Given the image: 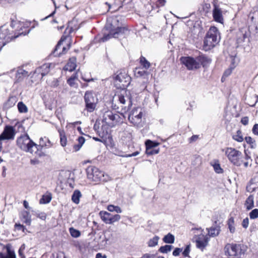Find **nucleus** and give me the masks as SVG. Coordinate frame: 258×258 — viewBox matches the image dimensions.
<instances>
[{"mask_svg": "<svg viewBox=\"0 0 258 258\" xmlns=\"http://www.w3.org/2000/svg\"><path fill=\"white\" fill-rule=\"evenodd\" d=\"M181 62L187 69L193 70L199 69L201 66L208 67L211 62V59L205 55H199L196 58L191 57H182L180 58Z\"/></svg>", "mask_w": 258, "mask_h": 258, "instance_id": "obj_1", "label": "nucleus"}, {"mask_svg": "<svg viewBox=\"0 0 258 258\" xmlns=\"http://www.w3.org/2000/svg\"><path fill=\"white\" fill-rule=\"evenodd\" d=\"M128 120L134 126L141 127L145 122V113L143 108L140 107H134L130 112Z\"/></svg>", "mask_w": 258, "mask_h": 258, "instance_id": "obj_2", "label": "nucleus"}, {"mask_svg": "<svg viewBox=\"0 0 258 258\" xmlns=\"http://www.w3.org/2000/svg\"><path fill=\"white\" fill-rule=\"evenodd\" d=\"M220 40L219 34L217 28L211 27L205 38L203 48L205 51H208L213 48L219 42Z\"/></svg>", "mask_w": 258, "mask_h": 258, "instance_id": "obj_3", "label": "nucleus"}, {"mask_svg": "<svg viewBox=\"0 0 258 258\" xmlns=\"http://www.w3.org/2000/svg\"><path fill=\"white\" fill-rule=\"evenodd\" d=\"M250 36V32L247 27H244L240 28L236 32L235 40L236 47H242L245 48L249 44Z\"/></svg>", "mask_w": 258, "mask_h": 258, "instance_id": "obj_4", "label": "nucleus"}, {"mask_svg": "<svg viewBox=\"0 0 258 258\" xmlns=\"http://www.w3.org/2000/svg\"><path fill=\"white\" fill-rule=\"evenodd\" d=\"M87 178L91 181L98 182L105 181L107 180V175L106 177L103 171L94 166H90L86 169Z\"/></svg>", "mask_w": 258, "mask_h": 258, "instance_id": "obj_5", "label": "nucleus"}, {"mask_svg": "<svg viewBox=\"0 0 258 258\" xmlns=\"http://www.w3.org/2000/svg\"><path fill=\"white\" fill-rule=\"evenodd\" d=\"M17 145L22 150L32 153L33 148H37V145L29 138L27 134L21 135L17 139Z\"/></svg>", "mask_w": 258, "mask_h": 258, "instance_id": "obj_6", "label": "nucleus"}, {"mask_svg": "<svg viewBox=\"0 0 258 258\" xmlns=\"http://www.w3.org/2000/svg\"><path fill=\"white\" fill-rule=\"evenodd\" d=\"M225 153L229 161L234 165L236 166L242 165L241 161L242 153L240 151L235 148L228 147L225 149Z\"/></svg>", "mask_w": 258, "mask_h": 258, "instance_id": "obj_7", "label": "nucleus"}, {"mask_svg": "<svg viewBox=\"0 0 258 258\" xmlns=\"http://www.w3.org/2000/svg\"><path fill=\"white\" fill-rule=\"evenodd\" d=\"M130 92L127 90L123 91L122 92L115 95V97L120 104V107L123 112H127L132 105V102L130 96Z\"/></svg>", "mask_w": 258, "mask_h": 258, "instance_id": "obj_8", "label": "nucleus"}, {"mask_svg": "<svg viewBox=\"0 0 258 258\" xmlns=\"http://www.w3.org/2000/svg\"><path fill=\"white\" fill-rule=\"evenodd\" d=\"M244 245L237 244H227L226 245L224 250L225 253L229 256H237L244 254L245 249Z\"/></svg>", "mask_w": 258, "mask_h": 258, "instance_id": "obj_9", "label": "nucleus"}, {"mask_svg": "<svg viewBox=\"0 0 258 258\" xmlns=\"http://www.w3.org/2000/svg\"><path fill=\"white\" fill-rule=\"evenodd\" d=\"M86 108L88 112H92L96 108L98 103V98L92 92L87 91L84 96Z\"/></svg>", "mask_w": 258, "mask_h": 258, "instance_id": "obj_10", "label": "nucleus"}, {"mask_svg": "<svg viewBox=\"0 0 258 258\" xmlns=\"http://www.w3.org/2000/svg\"><path fill=\"white\" fill-rule=\"evenodd\" d=\"M116 85L119 88L124 89L131 82V77L125 71L120 72L115 78Z\"/></svg>", "mask_w": 258, "mask_h": 258, "instance_id": "obj_11", "label": "nucleus"}, {"mask_svg": "<svg viewBox=\"0 0 258 258\" xmlns=\"http://www.w3.org/2000/svg\"><path fill=\"white\" fill-rule=\"evenodd\" d=\"M103 120L109 125L113 126L117 123L122 121L119 114L113 113L111 111H106L103 116Z\"/></svg>", "mask_w": 258, "mask_h": 258, "instance_id": "obj_12", "label": "nucleus"}, {"mask_svg": "<svg viewBox=\"0 0 258 258\" xmlns=\"http://www.w3.org/2000/svg\"><path fill=\"white\" fill-rule=\"evenodd\" d=\"M99 215L102 220L107 224H112L114 222L118 221L120 219L119 215H112L106 211H100Z\"/></svg>", "mask_w": 258, "mask_h": 258, "instance_id": "obj_13", "label": "nucleus"}, {"mask_svg": "<svg viewBox=\"0 0 258 258\" xmlns=\"http://www.w3.org/2000/svg\"><path fill=\"white\" fill-rule=\"evenodd\" d=\"M22 34H23V32H18L17 33H15L13 35L12 33L10 32L8 29L4 27L0 28V39H6L5 42L6 43L11 41L13 39L17 38L19 35Z\"/></svg>", "mask_w": 258, "mask_h": 258, "instance_id": "obj_14", "label": "nucleus"}, {"mask_svg": "<svg viewBox=\"0 0 258 258\" xmlns=\"http://www.w3.org/2000/svg\"><path fill=\"white\" fill-rule=\"evenodd\" d=\"M127 29L125 27H118L115 29H112L109 34L104 35L101 38V40L103 42H105L112 37L118 38Z\"/></svg>", "mask_w": 258, "mask_h": 258, "instance_id": "obj_15", "label": "nucleus"}, {"mask_svg": "<svg viewBox=\"0 0 258 258\" xmlns=\"http://www.w3.org/2000/svg\"><path fill=\"white\" fill-rule=\"evenodd\" d=\"M15 136V132L14 127L10 125H7L0 135V141L6 140H13Z\"/></svg>", "mask_w": 258, "mask_h": 258, "instance_id": "obj_16", "label": "nucleus"}, {"mask_svg": "<svg viewBox=\"0 0 258 258\" xmlns=\"http://www.w3.org/2000/svg\"><path fill=\"white\" fill-rule=\"evenodd\" d=\"M135 75L137 77H141L145 79L143 83V89L145 90L147 87V84L149 83V77L150 73L143 69L137 68L135 71Z\"/></svg>", "mask_w": 258, "mask_h": 258, "instance_id": "obj_17", "label": "nucleus"}, {"mask_svg": "<svg viewBox=\"0 0 258 258\" xmlns=\"http://www.w3.org/2000/svg\"><path fill=\"white\" fill-rule=\"evenodd\" d=\"M196 242L197 247L203 249L208 244L209 236L204 235L202 233L195 236Z\"/></svg>", "mask_w": 258, "mask_h": 258, "instance_id": "obj_18", "label": "nucleus"}, {"mask_svg": "<svg viewBox=\"0 0 258 258\" xmlns=\"http://www.w3.org/2000/svg\"><path fill=\"white\" fill-rule=\"evenodd\" d=\"M67 36L63 35L60 40L58 41L53 51L52 52L54 56H58L61 54L65 53L67 48L64 46H62V42L67 39Z\"/></svg>", "mask_w": 258, "mask_h": 258, "instance_id": "obj_19", "label": "nucleus"}, {"mask_svg": "<svg viewBox=\"0 0 258 258\" xmlns=\"http://www.w3.org/2000/svg\"><path fill=\"white\" fill-rule=\"evenodd\" d=\"M213 17L214 20L218 23L223 24L224 22L223 12L221 8L216 4L214 5L213 10Z\"/></svg>", "mask_w": 258, "mask_h": 258, "instance_id": "obj_20", "label": "nucleus"}, {"mask_svg": "<svg viewBox=\"0 0 258 258\" xmlns=\"http://www.w3.org/2000/svg\"><path fill=\"white\" fill-rule=\"evenodd\" d=\"M5 248L6 249L7 253L0 252V258H16L15 252L10 244L6 245Z\"/></svg>", "mask_w": 258, "mask_h": 258, "instance_id": "obj_21", "label": "nucleus"}, {"mask_svg": "<svg viewBox=\"0 0 258 258\" xmlns=\"http://www.w3.org/2000/svg\"><path fill=\"white\" fill-rule=\"evenodd\" d=\"M241 161L242 162V165H243L244 168L251 167L252 165V160L251 158L249 152H248L246 150H244V157H243L241 155Z\"/></svg>", "mask_w": 258, "mask_h": 258, "instance_id": "obj_22", "label": "nucleus"}, {"mask_svg": "<svg viewBox=\"0 0 258 258\" xmlns=\"http://www.w3.org/2000/svg\"><path fill=\"white\" fill-rule=\"evenodd\" d=\"M76 57H72L70 58L69 61L64 66V70L66 71L72 72L76 69Z\"/></svg>", "mask_w": 258, "mask_h": 258, "instance_id": "obj_23", "label": "nucleus"}, {"mask_svg": "<svg viewBox=\"0 0 258 258\" xmlns=\"http://www.w3.org/2000/svg\"><path fill=\"white\" fill-rule=\"evenodd\" d=\"M249 18L254 24L256 32L258 33V11L251 12L249 13Z\"/></svg>", "mask_w": 258, "mask_h": 258, "instance_id": "obj_24", "label": "nucleus"}, {"mask_svg": "<svg viewBox=\"0 0 258 258\" xmlns=\"http://www.w3.org/2000/svg\"><path fill=\"white\" fill-rule=\"evenodd\" d=\"M208 231V236L215 237L219 235L220 231V227L218 226L211 227L207 229Z\"/></svg>", "mask_w": 258, "mask_h": 258, "instance_id": "obj_25", "label": "nucleus"}, {"mask_svg": "<svg viewBox=\"0 0 258 258\" xmlns=\"http://www.w3.org/2000/svg\"><path fill=\"white\" fill-rule=\"evenodd\" d=\"M211 165L213 166L216 173L220 174L223 172V169L221 168L218 160H214L212 161L211 162Z\"/></svg>", "mask_w": 258, "mask_h": 258, "instance_id": "obj_26", "label": "nucleus"}, {"mask_svg": "<svg viewBox=\"0 0 258 258\" xmlns=\"http://www.w3.org/2000/svg\"><path fill=\"white\" fill-rule=\"evenodd\" d=\"M11 27L12 29H14L15 31H20L22 30L23 27H24V24L20 21L12 20Z\"/></svg>", "mask_w": 258, "mask_h": 258, "instance_id": "obj_27", "label": "nucleus"}, {"mask_svg": "<svg viewBox=\"0 0 258 258\" xmlns=\"http://www.w3.org/2000/svg\"><path fill=\"white\" fill-rule=\"evenodd\" d=\"M17 101L18 99L16 96H11L9 97L7 101L5 103L4 106L6 108H10L14 106Z\"/></svg>", "mask_w": 258, "mask_h": 258, "instance_id": "obj_28", "label": "nucleus"}, {"mask_svg": "<svg viewBox=\"0 0 258 258\" xmlns=\"http://www.w3.org/2000/svg\"><path fill=\"white\" fill-rule=\"evenodd\" d=\"M245 206L247 210H249L251 209L254 206V198L252 195H250L246 199Z\"/></svg>", "mask_w": 258, "mask_h": 258, "instance_id": "obj_29", "label": "nucleus"}, {"mask_svg": "<svg viewBox=\"0 0 258 258\" xmlns=\"http://www.w3.org/2000/svg\"><path fill=\"white\" fill-rule=\"evenodd\" d=\"M82 194L79 190H75L72 196V201L76 204H78L80 202V198L81 197Z\"/></svg>", "mask_w": 258, "mask_h": 258, "instance_id": "obj_30", "label": "nucleus"}, {"mask_svg": "<svg viewBox=\"0 0 258 258\" xmlns=\"http://www.w3.org/2000/svg\"><path fill=\"white\" fill-rule=\"evenodd\" d=\"M21 216L22 217L24 222L30 225L31 223V216L30 213L26 211H24L21 213Z\"/></svg>", "mask_w": 258, "mask_h": 258, "instance_id": "obj_31", "label": "nucleus"}, {"mask_svg": "<svg viewBox=\"0 0 258 258\" xmlns=\"http://www.w3.org/2000/svg\"><path fill=\"white\" fill-rule=\"evenodd\" d=\"M52 199L51 194L47 193L46 195H43L42 198L39 201V203L41 204H46L49 203Z\"/></svg>", "mask_w": 258, "mask_h": 258, "instance_id": "obj_32", "label": "nucleus"}, {"mask_svg": "<svg viewBox=\"0 0 258 258\" xmlns=\"http://www.w3.org/2000/svg\"><path fill=\"white\" fill-rule=\"evenodd\" d=\"M174 240V236L170 233L166 235L163 239V240L165 243L169 244L173 243Z\"/></svg>", "mask_w": 258, "mask_h": 258, "instance_id": "obj_33", "label": "nucleus"}, {"mask_svg": "<svg viewBox=\"0 0 258 258\" xmlns=\"http://www.w3.org/2000/svg\"><path fill=\"white\" fill-rule=\"evenodd\" d=\"M85 140L83 137H80L78 139V144L77 145H74V149L75 151H79L82 147V145L85 143Z\"/></svg>", "mask_w": 258, "mask_h": 258, "instance_id": "obj_34", "label": "nucleus"}, {"mask_svg": "<svg viewBox=\"0 0 258 258\" xmlns=\"http://www.w3.org/2000/svg\"><path fill=\"white\" fill-rule=\"evenodd\" d=\"M228 226L230 233H234L235 231V228L234 226V220L233 217H231L228 219Z\"/></svg>", "mask_w": 258, "mask_h": 258, "instance_id": "obj_35", "label": "nucleus"}, {"mask_svg": "<svg viewBox=\"0 0 258 258\" xmlns=\"http://www.w3.org/2000/svg\"><path fill=\"white\" fill-rule=\"evenodd\" d=\"M60 136V142L62 147H65L67 143V139L63 131H59Z\"/></svg>", "mask_w": 258, "mask_h": 258, "instance_id": "obj_36", "label": "nucleus"}, {"mask_svg": "<svg viewBox=\"0 0 258 258\" xmlns=\"http://www.w3.org/2000/svg\"><path fill=\"white\" fill-rule=\"evenodd\" d=\"M40 145L42 147H46L47 148L50 147L52 145L50 141L46 137H44V138H41L40 139Z\"/></svg>", "mask_w": 258, "mask_h": 258, "instance_id": "obj_37", "label": "nucleus"}, {"mask_svg": "<svg viewBox=\"0 0 258 258\" xmlns=\"http://www.w3.org/2000/svg\"><path fill=\"white\" fill-rule=\"evenodd\" d=\"M159 237L158 236H155L152 238L150 239L147 244L149 247H154L158 244Z\"/></svg>", "mask_w": 258, "mask_h": 258, "instance_id": "obj_38", "label": "nucleus"}, {"mask_svg": "<svg viewBox=\"0 0 258 258\" xmlns=\"http://www.w3.org/2000/svg\"><path fill=\"white\" fill-rule=\"evenodd\" d=\"M140 63L141 66H143V69H148L150 66L151 64L149 61H148L145 57L141 56L140 57Z\"/></svg>", "mask_w": 258, "mask_h": 258, "instance_id": "obj_39", "label": "nucleus"}, {"mask_svg": "<svg viewBox=\"0 0 258 258\" xmlns=\"http://www.w3.org/2000/svg\"><path fill=\"white\" fill-rule=\"evenodd\" d=\"M232 138L234 140L238 142H241L243 141L242 133L240 130H238L236 134L233 135Z\"/></svg>", "mask_w": 258, "mask_h": 258, "instance_id": "obj_40", "label": "nucleus"}, {"mask_svg": "<svg viewBox=\"0 0 258 258\" xmlns=\"http://www.w3.org/2000/svg\"><path fill=\"white\" fill-rule=\"evenodd\" d=\"M173 246L170 245H165L164 246H161L159 249V251L163 253H166L171 250Z\"/></svg>", "mask_w": 258, "mask_h": 258, "instance_id": "obj_41", "label": "nucleus"}, {"mask_svg": "<svg viewBox=\"0 0 258 258\" xmlns=\"http://www.w3.org/2000/svg\"><path fill=\"white\" fill-rule=\"evenodd\" d=\"M107 210L110 212H116L117 213H121L122 210L118 206H115L112 205H108L107 207Z\"/></svg>", "mask_w": 258, "mask_h": 258, "instance_id": "obj_42", "label": "nucleus"}, {"mask_svg": "<svg viewBox=\"0 0 258 258\" xmlns=\"http://www.w3.org/2000/svg\"><path fill=\"white\" fill-rule=\"evenodd\" d=\"M42 72V76H45L50 71V64L45 63L41 66Z\"/></svg>", "mask_w": 258, "mask_h": 258, "instance_id": "obj_43", "label": "nucleus"}, {"mask_svg": "<svg viewBox=\"0 0 258 258\" xmlns=\"http://www.w3.org/2000/svg\"><path fill=\"white\" fill-rule=\"evenodd\" d=\"M28 76V72L26 71L25 70L20 69L17 71L16 77L20 79L21 78H22L23 77H26Z\"/></svg>", "mask_w": 258, "mask_h": 258, "instance_id": "obj_44", "label": "nucleus"}, {"mask_svg": "<svg viewBox=\"0 0 258 258\" xmlns=\"http://www.w3.org/2000/svg\"><path fill=\"white\" fill-rule=\"evenodd\" d=\"M18 108L19 112L21 113H25L28 111L27 106L22 102L18 103Z\"/></svg>", "mask_w": 258, "mask_h": 258, "instance_id": "obj_45", "label": "nucleus"}, {"mask_svg": "<svg viewBox=\"0 0 258 258\" xmlns=\"http://www.w3.org/2000/svg\"><path fill=\"white\" fill-rule=\"evenodd\" d=\"M69 231L71 236L73 237L77 238L79 237L81 235V233L79 230L73 227L70 228Z\"/></svg>", "mask_w": 258, "mask_h": 258, "instance_id": "obj_46", "label": "nucleus"}, {"mask_svg": "<svg viewBox=\"0 0 258 258\" xmlns=\"http://www.w3.org/2000/svg\"><path fill=\"white\" fill-rule=\"evenodd\" d=\"M249 217L251 219H254L258 217V209H255L252 210L249 213Z\"/></svg>", "mask_w": 258, "mask_h": 258, "instance_id": "obj_47", "label": "nucleus"}, {"mask_svg": "<svg viewBox=\"0 0 258 258\" xmlns=\"http://www.w3.org/2000/svg\"><path fill=\"white\" fill-rule=\"evenodd\" d=\"M146 149L147 148L152 149L153 147H156V146L158 145V144L155 143L150 140H148L146 142Z\"/></svg>", "mask_w": 258, "mask_h": 258, "instance_id": "obj_48", "label": "nucleus"}, {"mask_svg": "<svg viewBox=\"0 0 258 258\" xmlns=\"http://www.w3.org/2000/svg\"><path fill=\"white\" fill-rule=\"evenodd\" d=\"M146 153L148 155L157 154L159 153V150H154V149H153V148L152 149L147 148Z\"/></svg>", "mask_w": 258, "mask_h": 258, "instance_id": "obj_49", "label": "nucleus"}, {"mask_svg": "<svg viewBox=\"0 0 258 258\" xmlns=\"http://www.w3.org/2000/svg\"><path fill=\"white\" fill-rule=\"evenodd\" d=\"M34 74L36 75V76L40 75V76L38 78L40 79H42V78L44 76H42V72L41 67H38V68H37L35 70V72H34Z\"/></svg>", "mask_w": 258, "mask_h": 258, "instance_id": "obj_50", "label": "nucleus"}, {"mask_svg": "<svg viewBox=\"0 0 258 258\" xmlns=\"http://www.w3.org/2000/svg\"><path fill=\"white\" fill-rule=\"evenodd\" d=\"M245 140L248 144L251 145L252 147L253 146V144H254V140L250 137H247L245 138Z\"/></svg>", "mask_w": 258, "mask_h": 258, "instance_id": "obj_51", "label": "nucleus"}, {"mask_svg": "<svg viewBox=\"0 0 258 258\" xmlns=\"http://www.w3.org/2000/svg\"><path fill=\"white\" fill-rule=\"evenodd\" d=\"M68 83L71 87H77V84L76 83V81L73 80V79H69L67 81Z\"/></svg>", "mask_w": 258, "mask_h": 258, "instance_id": "obj_52", "label": "nucleus"}, {"mask_svg": "<svg viewBox=\"0 0 258 258\" xmlns=\"http://www.w3.org/2000/svg\"><path fill=\"white\" fill-rule=\"evenodd\" d=\"M190 251L189 245H187L184 251L182 252V254L184 256H188Z\"/></svg>", "mask_w": 258, "mask_h": 258, "instance_id": "obj_53", "label": "nucleus"}, {"mask_svg": "<svg viewBox=\"0 0 258 258\" xmlns=\"http://www.w3.org/2000/svg\"><path fill=\"white\" fill-rule=\"evenodd\" d=\"M249 224L248 219L246 218L243 220L242 225L243 228H247Z\"/></svg>", "mask_w": 258, "mask_h": 258, "instance_id": "obj_54", "label": "nucleus"}, {"mask_svg": "<svg viewBox=\"0 0 258 258\" xmlns=\"http://www.w3.org/2000/svg\"><path fill=\"white\" fill-rule=\"evenodd\" d=\"M37 217L40 219L44 220L46 218V215L45 213L41 212L36 214Z\"/></svg>", "mask_w": 258, "mask_h": 258, "instance_id": "obj_55", "label": "nucleus"}, {"mask_svg": "<svg viewBox=\"0 0 258 258\" xmlns=\"http://www.w3.org/2000/svg\"><path fill=\"white\" fill-rule=\"evenodd\" d=\"M182 251V249L180 248H176L174 251H173V255L174 256H178L180 253Z\"/></svg>", "mask_w": 258, "mask_h": 258, "instance_id": "obj_56", "label": "nucleus"}, {"mask_svg": "<svg viewBox=\"0 0 258 258\" xmlns=\"http://www.w3.org/2000/svg\"><path fill=\"white\" fill-rule=\"evenodd\" d=\"M73 22H69V26L67 28V29H66L65 30V32H64V34H66L67 33V31H69V33L70 34L71 33H72V32H73L74 31V28L72 27H71L70 28V25L71 23H72Z\"/></svg>", "mask_w": 258, "mask_h": 258, "instance_id": "obj_57", "label": "nucleus"}, {"mask_svg": "<svg viewBox=\"0 0 258 258\" xmlns=\"http://www.w3.org/2000/svg\"><path fill=\"white\" fill-rule=\"evenodd\" d=\"M252 131L254 135H258V124L253 125Z\"/></svg>", "mask_w": 258, "mask_h": 258, "instance_id": "obj_58", "label": "nucleus"}, {"mask_svg": "<svg viewBox=\"0 0 258 258\" xmlns=\"http://www.w3.org/2000/svg\"><path fill=\"white\" fill-rule=\"evenodd\" d=\"M15 228H17L18 230H22V231H24V229H25V227L23 225L20 224H16L15 225Z\"/></svg>", "mask_w": 258, "mask_h": 258, "instance_id": "obj_59", "label": "nucleus"}, {"mask_svg": "<svg viewBox=\"0 0 258 258\" xmlns=\"http://www.w3.org/2000/svg\"><path fill=\"white\" fill-rule=\"evenodd\" d=\"M241 122L243 125H246L248 123V118L247 117H244L241 118Z\"/></svg>", "mask_w": 258, "mask_h": 258, "instance_id": "obj_60", "label": "nucleus"}, {"mask_svg": "<svg viewBox=\"0 0 258 258\" xmlns=\"http://www.w3.org/2000/svg\"><path fill=\"white\" fill-rule=\"evenodd\" d=\"M198 138H199V137L198 135H193L189 138V142L191 143V142L197 141L198 140Z\"/></svg>", "mask_w": 258, "mask_h": 258, "instance_id": "obj_61", "label": "nucleus"}, {"mask_svg": "<svg viewBox=\"0 0 258 258\" xmlns=\"http://www.w3.org/2000/svg\"><path fill=\"white\" fill-rule=\"evenodd\" d=\"M59 85V81L57 79L54 80L51 83V86L53 87H56Z\"/></svg>", "mask_w": 258, "mask_h": 258, "instance_id": "obj_62", "label": "nucleus"}, {"mask_svg": "<svg viewBox=\"0 0 258 258\" xmlns=\"http://www.w3.org/2000/svg\"><path fill=\"white\" fill-rule=\"evenodd\" d=\"M166 2V0H158V5L161 7H163L165 5Z\"/></svg>", "mask_w": 258, "mask_h": 258, "instance_id": "obj_63", "label": "nucleus"}, {"mask_svg": "<svg viewBox=\"0 0 258 258\" xmlns=\"http://www.w3.org/2000/svg\"><path fill=\"white\" fill-rule=\"evenodd\" d=\"M56 258H67L64 253L62 252H60L57 255Z\"/></svg>", "mask_w": 258, "mask_h": 258, "instance_id": "obj_64", "label": "nucleus"}]
</instances>
